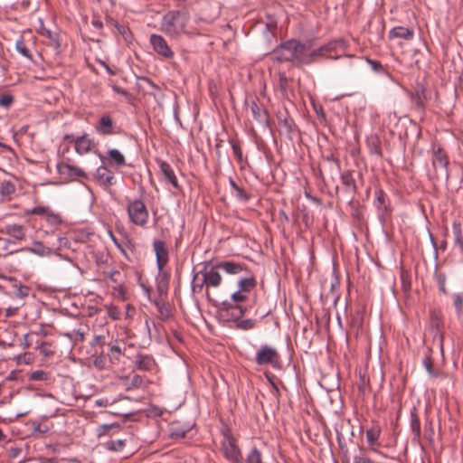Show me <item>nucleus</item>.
<instances>
[{"label":"nucleus","mask_w":463,"mask_h":463,"mask_svg":"<svg viewBox=\"0 0 463 463\" xmlns=\"http://www.w3.org/2000/svg\"><path fill=\"white\" fill-rule=\"evenodd\" d=\"M437 282L439 285V289L443 295H448L449 291L446 287V277L443 274H439L437 277Z\"/></svg>","instance_id":"obj_49"},{"label":"nucleus","mask_w":463,"mask_h":463,"mask_svg":"<svg viewBox=\"0 0 463 463\" xmlns=\"http://www.w3.org/2000/svg\"><path fill=\"white\" fill-rule=\"evenodd\" d=\"M29 291L30 288L28 287L20 285L17 289V296H19L20 298H24L28 296Z\"/></svg>","instance_id":"obj_58"},{"label":"nucleus","mask_w":463,"mask_h":463,"mask_svg":"<svg viewBox=\"0 0 463 463\" xmlns=\"http://www.w3.org/2000/svg\"><path fill=\"white\" fill-rule=\"evenodd\" d=\"M94 365L99 369H103L105 367L104 359L102 357H97L94 360Z\"/></svg>","instance_id":"obj_62"},{"label":"nucleus","mask_w":463,"mask_h":463,"mask_svg":"<svg viewBox=\"0 0 463 463\" xmlns=\"http://www.w3.org/2000/svg\"><path fill=\"white\" fill-rule=\"evenodd\" d=\"M119 430V425L118 424H103L101 426H99V436H102V435H106L108 433V430Z\"/></svg>","instance_id":"obj_50"},{"label":"nucleus","mask_w":463,"mask_h":463,"mask_svg":"<svg viewBox=\"0 0 463 463\" xmlns=\"http://www.w3.org/2000/svg\"><path fill=\"white\" fill-rule=\"evenodd\" d=\"M452 231L454 234V243L463 252V233L461 224L459 222H453Z\"/></svg>","instance_id":"obj_29"},{"label":"nucleus","mask_w":463,"mask_h":463,"mask_svg":"<svg viewBox=\"0 0 463 463\" xmlns=\"http://www.w3.org/2000/svg\"><path fill=\"white\" fill-rule=\"evenodd\" d=\"M248 298H249V294L238 289L237 291H235L232 294V296H231L232 302L224 301L222 303V305L224 306V307L226 309H236L239 311V314L241 316H243L246 313L247 308L243 307L242 306H240L238 304L247 301Z\"/></svg>","instance_id":"obj_11"},{"label":"nucleus","mask_w":463,"mask_h":463,"mask_svg":"<svg viewBox=\"0 0 463 463\" xmlns=\"http://www.w3.org/2000/svg\"><path fill=\"white\" fill-rule=\"evenodd\" d=\"M14 101V98L12 94L6 93L0 96V107L6 109H10Z\"/></svg>","instance_id":"obj_41"},{"label":"nucleus","mask_w":463,"mask_h":463,"mask_svg":"<svg viewBox=\"0 0 463 463\" xmlns=\"http://www.w3.org/2000/svg\"><path fill=\"white\" fill-rule=\"evenodd\" d=\"M274 59L279 62H293V39L288 40L273 51Z\"/></svg>","instance_id":"obj_12"},{"label":"nucleus","mask_w":463,"mask_h":463,"mask_svg":"<svg viewBox=\"0 0 463 463\" xmlns=\"http://www.w3.org/2000/svg\"><path fill=\"white\" fill-rule=\"evenodd\" d=\"M203 286H205V283H203V280L201 283H194L193 284V291L199 292L203 289Z\"/></svg>","instance_id":"obj_64"},{"label":"nucleus","mask_w":463,"mask_h":463,"mask_svg":"<svg viewBox=\"0 0 463 463\" xmlns=\"http://www.w3.org/2000/svg\"><path fill=\"white\" fill-rule=\"evenodd\" d=\"M186 16L180 11H171L164 15L162 30L172 37L178 36L185 28Z\"/></svg>","instance_id":"obj_3"},{"label":"nucleus","mask_w":463,"mask_h":463,"mask_svg":"<svg viewBox=\"0 0 463 463\" xmlns=\"http://www.w3.org/2000/svg\"><path fill=\"white\" fill-rule=\"evenodd\" d=\"M380 437V430L378 428H371L366 430V439L370 445V449L373 452H380L377 449L379 444L377 440Z\"/></svg>","instance_id":"obj_26"},{"label":"nucleus","mask_w":463,"mask_h":463,"mask_svg":"<svg viewBox=\"0 0 463 463\" xmlns=\"http://www.w3.org/2000/svg\"><path fill=\"white\" fill-rule=\"evenodd\" d=\"M15 45L18 52L28 59H32L30 51L23 39L18 40Z\"/></svg>","instance_id":"obj_43"},{"label":"nucleus","mask_w":463,"mask_h":463,"mask_svg":"<svg viewBox=\"0 0 463 463\" xmlns=\"http://www.w3.org/2000/svg\"><path fill=\"white\" fill-rule=\"evenodd\" d=\"M96 131L102 136H110L117 133L112 118L104 114L95 125Z\"/></svg>","instance_id":"obj_14"},{"label":"nucleus","mask_w":463,"mask_h":463,"mask_svg":"<svg viewBox=\"0 0 463 463\" xmlns=\"http://www.w3.org/2000/svg\"><path fill=\"white\" fill-rule=\"evenodd\" d=\"M105 308L107 310L108 316L113 320H118L120 318V310L118 307L114 305H106Z\"/></svg>","instance_id":"obj_42"},{"label":"nucleus","mask_w":463,"mask_h":463,"mask_svg":"<svg viewBox=\"0 0 463 463\" xmlns=\"http://www.w3.org/2000/svg\"><path fill=\"white\" fill-rule=\"evenodd\" d=\"M231 145L233 150V154L239 162L242 161V151L240 145L234 140H231Z\"/></svg>","instance_id":"obj_52"},{"label":"nucleus","mask_w":463,"mask_h":463,"mask_svg":"<svg viewBox=\"0 0 463 463\" xmlns=\"http://www.w3.org/2000/svg\"><path fill=\"white\" fill-rule=\"evenodd\" d=\"M127 212L131 223L139 227H145L146 225L149 213L146 205L142 200H128Z\"/></svg>","instance_id":"obj_4"},{"label":"nucleus","mask_w":463,"mask_h":463,"mask_svg":"<svg viewBox=\"0 0 463 463\" xmlns=\"http://www.w3.org/2000/svg\"><path fill=\"white\" fill-rule=\"evenodd\" d=\"M310 47H312L311 42L301 43L293 39V62L298 66L307 65V54Z\"/></svg>","instance_id":"obj_8"},{"label":"nucleus","mask_w":463,"mask_h":463,"mask_svg":"<svg viewBox=\"0 0 463 463\" xmlns=\"http://www.w3.org/2000/svg\"><path fill=\"white\" fill-rule=\"evenodd\" d=\"M117 232L121 235V239H118L113 235L111 232H109L110 238L113 242L117 246V248L126 255V250H130L133 246L132 241L129 238L128 234L124 231V228H117Z\"/></svg>","instance_id":"obj_16"},{"label":"nucleus","mask_w":463,"mask_h":463,"mask_svg":"<svg viewBox=\"0 0 463 463\" xmlns=\"http://www.w3.org/2000/svg\"><path fill=\"white\" fill-rule=\"evenodd\" d=\"M424 366L430 375H434L433 362L430 356L425 357L423 361Z\"/></svg>","instance_id":"obj_55"},{"label":"nucleus","mask_w":463,"mask_h":463,"mask_svg":"<svg viewBox=\"0 0 463 463\" xmlns=\"http://www.w3.org/2000/svg\"><path fill=\"white\" fill-rule=\"evenodd\" d=\"M230 184L233 190L234 196L241 201V202H248L250 198V194L241 187H240L234 180L230 179Z\"/></svg>","instance_id":"obj_32"},{"label":"nucleus","mask_w":463,"mask_h":463,"mask_svg":"<svg viewBox=\"0 0 463 463\" xmlns=\"http://www.w3.org/2000/svg\"><path fill=\"white\" fill-rule=\"evenodd\" d=\"M47 221L52 224H59L61 222V218L59 214L53 213L51 210L46 215Z\"/></svg>","instance_id":"obj_53"},{"label":"nucleus","mask_w":463,"mask_h":463,"mask_svg":"<svg viewBox=\"0 0 463 463\" xmlns=\"http://www.w3.org/2000/svg\"><path fill=\"white\" fill-rule=\"evenodd\" d=\"M96 178L99 184L108 187L112 184L113 173L105 166H99L96 172Z\"/></svg>","instance_id":"obj_24"},{"label":"nucleus","mask_w":463,"mask_h":463,"mask_svg":"<svg viewBox=\"0 0 463 463\" xmlns=\"http://www.w3.org/2000/svg\"><path fill=\"white\" fill-rule=\"evenodd\" d=\"M40 33H41L43 36H45V37L49 38V39H50L51 41H52V42H53L57 46L59 45V43H58V42H57V40H56L55 36L53 35V33H52L50 30H48V29H46V28L43 27V28H41Z\"/></svg>","instance_id":"obj_56"},{"label":"nucleus","mask_w":463,"mask_h":463,"mask_svg":"<svg viewBox=\"0 0 463 463\" xmlns=\"http://www.w3.org/2000/svg\"><path fill=\"white\" fill-rule=\"evenodd\" d=\"M49 379L50 373L43 370L33 371L29 374L30 381L46 382Z\"/></svg>","instance_id":"obj_36"},{"label":"nucleus","mask_w":463,"mask_h":463,"mask_svg":"<svg viewBox=\"0 0 463 463\" xmlns=\"http://www.w3.org/2000/svg\"><path fill=\"white\" fill-rule=\"evenodd\" d=\"M342 184L345 186L347 190L352 192L356 191V182L353 176L352 171H345L341 175Z\"/></svg>","instance_id":"obj_30"},{"label":"nucleus","mask_w":463,"mask_h":463,"mask_svg":"<svg viewBox=\"0 0 463 463\" xmlns=\"http://www.w3.org/2000/svg\"><path fill=\"white\" fill-rule=\"evenodd\" d=\"M157 162L165 180L170 183L175 188H179L178 181L172 166L163 160H158Z\"/></svg>","instance_id":"obj_18"},{"label":"nucleus","mask_w":463,"mask_h":463,"mask_svg":"<svg viewBox=\"0 0 463 463\" xmlns=\"http://www.w3.org/2000/svg\"><path fill=\"white\" fill-rule=\"evenodd\" d=\"M255 321L252 319H243L237 322V327L241 330H250L254 328Z\"/></svg>","instance_id":"obj_46"},{"label":"nucleus","mask_w":463,"mask_h":463,"mask_svg":"<svg viewBox=\"0 0 463 463\" xmlns=\"http://www.w3.org/2000/svg\"><path fill=\"white\" fill-rule=\"evenodd\" d=\"M35 349L44 357H50L54 354V347L52 343L47 341L35 340Z\"/></svg>","instance_id":"obj_27"},{"label":"nucleus","mask_w":463,"mask_h":463,"mask_svg":"<svg viewBox=\"0 0 463 463\" xmlns=\"http://www.w3.org/2000/svg\"><path fill=\"white\" fill-rule=\"evenodd\" d=\"M337 46L345 47L343 39L329 42L317 49H309L307 54V65L317 62L322 59H337L338 56H332L331 53L336 51Z\"/></svg>","instance_id":"obj_5"},{"label":"nucleus","mask_w":463,"mask_h":463,"mask_svg":"<svg viewBox=\"0 0 463 463\" xmlns=\"http://www.w3.org/2000/svg\"><path fill=\"white\" fill-rule=\"evenodd\" d=\"M108 155L116 163L117 165H125V157L118 150L110 149L109 150Z\"/></svg>","instance_id":"obj_40"},{"label":"nucleus","mask_w":463,"mask_h":463,"mask_svg":"<svg viewBox=\"0 0 463 463\" xmlns=\"http://www.w3.org/2000/svg\"><path fill=\"white\" fill-rule=\"evenodd\" d=\"M216 269L217 268L213 267L209 270H204L203 272V283H205L207 288L206 295L208 298H210L208 288L210 287H219L222 280L221 274L216 270Z\"/></svg>","instance_id":"obj_15"},{"label":"nucleus","mask_w":463,"mask_h":463,"mask_svg":"<svg viewBox=\"0 0 463 463\" xmlns=\"http://www.w3.org/2000/svg\"><path fill=\"white\" fill-rule=\"evenodd\" d=\"M19 307H9L7 308H0V316L5 314V317H13L17 315Z\"/></svg>","instance_id":"obj_51"},{"label":"nucleus","mask_w":463,"mask_h":463,"mask_svg":"<svg viewBox=\"0 0 463 463\" xmlns=\"http://www.w3.org/2000/svg\"><path fill=\"white\" fill-rule=\"evenodd\" d=\"M135 364L140 371H152L156 366V362L152 356L141 354L136 356Z\"/></svg>","instance_id":"obj_21"},{"label":"nucleus","mask_w":463,"mask_h":463,"mask_svg":"<svg viewBox=\"0 0 463 463\" xmlns=\"http://www.w3.org/2000/svg\"><path fill=\"white\" fill-rule=\"evenodd\" d=\"M155 304L162 318L166 319L171 316L169 306L165 302L158 300Z\"/></svg>","instance_id":"obj_38"},{"label":"nucleus","mask_w":463,"mask_h":463,"mask_svg":"<svg viewBox=\"0 0 463 463\" xmlns=\"http://www.w3.org/2000/svg\"><path fill=\"white\" fill-rule=\"evenodd\" d=\"M15 359H16L18 364L23 363V364H29L33 362L34 356H33V354L32 353L25 352V353L18 354L15 357Z\"/></svg>","instance_id":"obj_44"},{"label":"nucleus","mask_w":463,"mask_h":463,"mask_svg":"<svg viewBox=\"0 0 463 463\" xmlns=\"http://www.w3.org/2000/svg\"><path fill=\"white\" fill-rule=\"evenodd\" d=\"M255 361L259 365L271 364L275 366L279 364V354L276 349L263 345L257 352Z\"/></svg>","instance_id":"obj_7"},{"label":"nucleus","mask_w":463,"mask_h":463,"mask_svg":"<svg viewBox=\"0 0 463 463\" xmlns=\"http://www.w3.org/2000/svg\"><path fill=\"white\" fill-rule=\"evenodd\" d=\"M215 268L221 269L230 275H236L244 270H247V268L244 264L230 260L219 262L215 265Z\"/></svg>","instance_id":"obj_19"},{"label":"nucleus","mask_w":463,"mask_h":463,"mask_svg":"<svg viewBox=\"0 0 463 463\" xmlns=\"http://www.w3.org/2000/svg\"><path fill=\"white\" fill-rule=\"evenodd\" d=\"M32 333H34L35 335H43L46 336L51 334L50 328L48 326H45L43 325L41 326L40 329L38 331H32Z\"/></svg>","instance_id":"obj_57"},{"label":"nucleus","mask_w":463,"mask_h":463,"mask_svg":"<svg viewBox=\"0 0 463 463\" xmlns=\"http://www.w3.org/2000/svg\"><path fill=\"white\" fill-rule=\"evenodd\" d=\"M57 170L61 177L65 181L69 182L77 177H86L85 172L77 167L68 164L61 163L57 165Z\"/></svg>","instance_id":"obj_10"},{"label":"nucleus","mask_w":463,"mask_h":463,"mask_svg":"<svg viewBox=\"0 0 463 463\" xmlns=\"http://www.w3.org/2000/svg\"><path fill=\"white\" fill-rule=\"evenodd\" d=\"M250 110L254 119L260 124L267 125L269 123V114L267 110L256 101L250 103Z\"/></svg>","instance_id":"obj_20"},{"label":"nucleus","mask_w":463,"mask_h":463,"mask_svg":"<svg viewBox=\"0 0 463 463\" xmlns=\"http://www.w3.org/2000/svg\"><path fill=\"white\" fill-rule=\"evenodd\" d=\"M246 463H263L260 450L256 447L252 448L247 456Z\"/></svg>","instance_id":"obj_35"},{"label":"nucleus","mask_w":463,"mask_h":463,"mask_svg":"<svg viewBox=\"0 0 463 463\" xmlns=\"http://www.w3.org/2000/svg\"><path fill=\"white\" fill-rule=\"evenodd\" d=\"M33 344H35L34 340V333H27L23 335V337L20 339V345L24 349H27L31 347Z\"/></svg>","instance_id":"obj_39"},{"label":"nucleus","mask_w":463,"mask_h":463,"mask_svg":"<svg viewBox=\"0 0 463 463\" xmlns=\"http://www.w3.org/2000/svg\"><path fill=\"white\" fill-rule=\"evenodd\" d=\"M15 185L10 181H4L0 184V194L3 196H10L14 194Z\"/></svg>","instance_id":"obj_37"},{"label":"nucleus","mask_w":463,"mask_h":463,"mask_svg":"<svg viewBox=\"0 0 463 463\" xmlns=\"http://www.w3.org/2000/svg\"><path fill=\"white\" fill-rule=\"evenodd\" d=\"M50 208L49 207H43V206H37L33 208L29 213L31 214H36V215H47L49 213Z\"/></svg>","instance_id":"obj_54"},{"label":"nucleus","mask_w":463,"mask_h":463,"mask_svg":"<svg viewBox=\"0 0 463 463\" xmlns=\"http://www.w3.org/2000/svg\"><path fill=\"white\" fill-rule=\"evenodd\" d=\"M156 257V264L159 270H162L169 260V251L164 241L155 240L153 242Z\"/></svg>","instance_id":"obj_13"},{"label":"nucleus","mask_w":463,"mask_h":463,"mask_svg":"<svg viewBox=\"0 0 463 463\" xmlns=\"http://www.w3.org/2000/svg\"><path fill=\"white\" fill-rule=\"evenodd\" d=\"M50 428L46 424L33 422V435H44L48 433Z\"/></svg>","instance_id":"obj_45"},{"label":"nucleus","mask_w":463,"mask_h":463,"mask_svg":"<svg viewBox=\"0 0 463 463\" xmlns=\"http://www.w3.org/2000/svg\"><path fill=\"white\" fill-rule=\"evenodd\" d=\"M125 386L128 391L132 389H137L143 386L144 379L138 374H133L125 379Z\"/></svg>","instance_id":"obj_31"},{"label":"nucleus","mask_w":463,"mask_h":463,"mask_svg":"<svg viewBox=\"0 0 463 463\" xmlns=\"http://www.w3.org/2000/svg\"><path fill=\"white\" fill-rule=\"evenodd\" d=\"M112 89L115 92L118 93V94H121L123 96H128V91L120 87H118L116 85H113L112 86Z\"/></svg>","instance_id":"obj_63"},{"label":"nucleus","mask_w":463,"mask_h":463,"mask_svg":"<svg viewBox=\"0 0 463 463\" xmlns=\"http://www.w3.org/2000/svg\"><path fill=\"white\" fill-rule=\"evenodd\" d=\"M452 298L456 315L461 320L463 318V297L460 294H454Z\"/></svg>","instance_id":"obj_33"},{"label":"nucleus","mask_w":463,"mask_h":463,"mask_svg":"<svg viewBox=\"0 0 463 463\" xmlns=\"http://www.w3.org/2000/svg\"><path fill=\"white\" fill-rule=\"evenodd\" d=\"M4 232L15 240L23 241L25 239L26 230L23 225L14 223L6 225Z\"/></svg>","instance_id":"obj_23"},{"label":"nucleus","mask_w":463,"mask_h":463,"mask_svg":"<svg viewBox=\"0 0 463 463\" xmlns=\"http://www.w3.org/2000/svg\"><path fill=\"white\" fill-rule=\"evenodd\" d=\"M222 434L221 451L222 455L232 463H240L242 457L237 439L227 428L222 430Z\"/></svg>","instance_id":"obj_2"},{"label":"nucleus","mask_w":463,"mask_h":463,"mask_svg":"<svg viewBox=\"0 0 463 463\" xmlns=\"http://www.w3.org/2000/svg\"><path fill=\"white\" fill-rule=\"evenodd\" d=\"M72 142L74 144L75 151L79 155H85L89 153L91 150L93 145V142L89 137L88 134H84L72 139Z\"/></svg>","instance_id":"obj_17"},{"label":"nucleus","mask_w":463,"mask_h":463,"mask_svg":"<svg viewBox=\"0 0 463 463\" xmlns=\"http://www.w3.org/2000/svg\"><path fill=\"white\" fill-rule=\"evenodd\" d=\"M411 430L413 434L412 440L416 443H420L421 438V429L416 408H413L411 411Z\"/></svg>","instance_id":"obj_22"},{"label":"nucleus","mask_w":463,"mask_h":463,"mask_svg":"<svg viewBox=\"0 0 463 463\" xmlns=\"http://www.w3.org/2000/svg\"><path fill=\"white\" fill-rule=\"evenodd\" d=\"M431 163L437 178L439 176L445 177L446 180L449 178V157L439 143L433 142L431 145Z\"/></svg>","instance_id":"obj_1"},{"label":"nucleus","mask_w":463,"mask_h":463,"mask_svg":"<svg viewBox=\"0 0 463 463\" xmlns=\"http://www.w3.org/2000/svg\"><path fill=\"white\" fill-rule=\"evenodd\" d=\"M413 35L414 32L412 29L403 26H396L389 32L390 39L402 38L409 41L412 39Z\"/></svg>","instance_id":"obj_25"},{"label":"nucleus","mask_w":463,"mask_h":463,"mask_svg":"<svg viewBox=\"0 0 463 463\" xmlns=\"http://www.w3.org/2000/svg\"><path fill=\"white\" fill-rule=\"evenodd\" d=\"M95 404L99 407H107L112 404V402H110L108 398H100L95 401Z\"/></svg>","instance_id":"obj_60"},{"label":"nucleus","mask_w":463,"mask_h":463,"mask_svg":"<svg viewBox=\"0 0 463 463\" xmlns=\"http://www.w3.org/2000/svg\"><path fill=\"white\" fill-rule=\"evenodd\" d=\"M411 99L416 108L423 112L427 102L430 99V94L425 85L418 83L414 90L411 93Z\"/></svg>","instance_id":"obj_9"},{"label":"nucleus","mask_w":463,"mask_h":463,"mask_svg":"<svg viewBox=\"0 0 463 463\" xmlns=\"http://www.w3.org/2000/svg\"><path fill=\"white\" fill-rule=\"evenodd\" d=\"M154 52L160 57L170 60L175 56L174 51L168 45L166 40L159 34H151L149 39Z\"/></svg>","instance_id":"obj_6"},{"label":"nucleus","mask_w":463,"mask_h":463,"mask_svg":"<svg viewBox=\"0 0 463 463\" xmlns=\"http://www.w3.org/2000/svg\"><path fill=\"white\" fill-rule=\"evenodd\" d=\"M367 62L372 66L373 70L375 71H380L383 70V65L377 61L367 59Z\"/></svg>","instance_id":"obj_59"},{"label":"nucleus","mask_w":463,"mask_h":463,"mask_svg":"<svg viewBox=\"0 0 463 463\" xmlns=\"http://www.w3.org/2000/svg\"><path fill=\"white\" fill-rule=\"evenodd\" d=\"M257 286V280L255 277L251 276L250 278L241 279L238 281V289L250 294L251 290H253Z\"/></svg>","instance_id":"obj_28"},{"label":"nucleus","mask_w":463,"mask_h":463,"mask_svg":"<svg viewBox=\"0 0 463 463\" xmlns=\"http://www.w3.org/2000/svg\"><path fill=\"white\" fill-rule=\"evenodd\" d=\"M376 198L379 203H384V197L385 194L383 190L379 189L375 192Z\"/></svg>","instance_id":"obj_61"},{"label":"nucleus","mask_w":463,"mask_h":463,"mask_svg":"<svg viewBox=\"0 0 463 463\" xmlns=\"http://www.w3.org/2000/svg\"><path fill=\"white\" fill-rule=\"evenodd\" d=\"M32 251L39 255L44 256L51 253V249L43 246L41 242H36L34 244V248L32 249Z\"/></svg>","instance_id":"obj_47"},{"label":"nucleus","mask_w":463,"mask_h":463,"mask_svg":"<svg viewBox=\"0 0 463 463\" xmlns=\"http://www.w3.org/2000/svg\"><path fill=\"white\" fill-rule=\"evenodd\" d=\"M127 439H111L106 443V447L109 450L121 451L126 446Z\"/></svg>","instance_id":"obj_34"},{"label":"nucleus","mask_w":463,"mask_h":463,"mask_svg":"<svg viewBox=\"0 0 463 463\" xmlns=\"http://www.w3.org/2000/svg\"><path fill=\"white\" fill-rule=\"evenodd\" d=\"M109 352H110L109 355H111V359H116L118 361L119 360V357L123 354L121 347L118 345H111L109 346Z\"/></svg>","instance_id":"obj_48"}]
</instances>
